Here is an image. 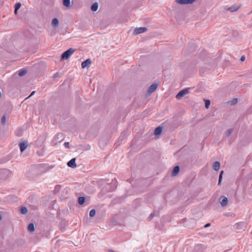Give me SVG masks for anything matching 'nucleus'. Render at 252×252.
I'll return each instance as SVG.
<instances>
[{
	"instance_id": "cd10ccee",
	"label": "nucleus",
	"mask_w": 252,
	"mask_h": 252,
	"mask_svg": "<svg viewBox=\"0 0 252 252\" xmlns=\"http://www.w3.org/2000/svg\"><path fill=\"white\" fill-rule=\"evenodd\" d=\"M205 103L206 108H208L209 105H210V101L209 100H205Z\"/></svg>"
},
{
	"instance_id": "7c9ffc66",
	"label": "nucleus",
	"mask_w": 252,
	"mask_h": 252,
	"mask_svg": "<svg viewBox=\"0 0 252 252\" xmlns=\"http://www.w3.org/2000/svg\"><path fill=\"white\" fill-rule=\"evenodd\" d=\"M35 92V91H32V93L27 98H28L32 96V95H33L34 94Z\"/></svg>"
},
{
	"instance_id": "ddd939ff",
	"label": "nucleus",
	"mask_w": 252,
	"mask_h": 252,
	"mask_svg": "<svg viewBox=\"0 0 252 252\" xmlns=\"http://www.w3.org/2000/svg\"><path fill=\"white\" fill-rule=\"evenodd\" d=\"M213 169L216 170L218 171L219 170L220 167V163L219 161H215L213 164Z\"/></svg>"
},
{
	"instance_id": "9d476101",
	"label": "nucleus",
	"mask_w": 252,
	"mask_h": 252,
	"mask_svg": "<svg viewBox=\"0 0 252 252\" xmlns=\"http://www.w3.org/2000/svg\"><path fill=\"white\" fill-rule=\"evenodd\" d=\"M91 63V61L90 59H88L82 63L81 66L83 68L88 67Z\"/></svg>"
},
{
	"instance_id": "412c9836",
	"label": "nucleus",
	"mask_w": 252,
	"mask_h": 252,
	"mask_svg": "<svg viewBox=\"0 0 252 252\" xmlns=\"http://www.w3.org/2000/svg\"><path fill=\"white\" fill-rule=\"evenodd\" d=\"M63 4L65 7H69L70 5V0H63Z\"/></svg>"
},
{
	"instance_id": "aec40b11",
	"label": "nucleus",
	"mask_w": 252,
	"mask_h": 252,
	"mask_svg": "<svg viewBox=\"0 0 252 252\" xmlns=\"http://www.w3.org/2000/svg\"><path fill=\"white\" fill-rule=\"evenodd\" d=\"M85 200V198L84 197L80 196L78 198V203L80 205H82L84 203Z\"/></svg>"
},
{
	"instance_id": "c85d7f7f",
	"label": "nucleus",
	"mask_w": 252,
	"mask_h": 252,
	"mask_svg": "<svg viewBox=\"0 0 252 252\" xmlns=\"http://www.w3.org/2000/svg\"><path fill=\"white\" fill-rule=\"evenodd\" d=\"M64 146L66 148H69V142H65L64 143Z\"/></svg>"
},
{
	"instance_id": "b1692460",
	"label": "nucleus",
	"mask_w": 252,
	"mask_h": 252,
	"mask_svg": "<svg viewBox=\"0 0 252 252\" xmlns=\"http://www.w3.org/2000/svg\"><path fill=\"white\" fill-rule=\"evenodd\" d=\"M20 212L22 214H25L27 213V209L25 207H23L21 208Z\"/></svg>"
},
{
	"instance_id": "72a5a7b5",
	"label": "nucleus",
	"mask_w": 252,
	"mask_h": 252,
	"mask_svg": "<svg viewBox=\"0 0 252 252\" xmlns=\"http://www.w3.org/2000/svg\"><path fill=\"white\" fill-rule=\"evenodd\" d=\"M237 101V98H235L233 100V103L234 104V103H236Z\"/></svg>"
},
{
	"instance_id": "5701e85b",
	"label": "nucleus",
	"mask_w": 252,
	"mask_h": 252,
	"mask_svg": "<svg viewBox=\"0 0 252 252\" xmlns=\"http://www.w3.org/2000/svg\"><path fill=\"white\" fill-rule=\"evenodd\" d=\"M233 131V129L232 128L228 129L225 134L226 136V137L229 136L231 135V134L232 133Z\"/></svg>"
},
{
	"instance_id": "423d86ee",
	"label": "nucleus",
	"mask_w": 252,
	"mask_h": 252,
	"mask_svg": "<svg viewBox=\"0 0 252 252\" xmlns=\"http://www.w3.org/2000/svg\"><path fill=\"white\" fill-rule=\"evenodd\" d=\"M28 143L27 141H24L19 143V147L20 149V151L21 152H23L28 147Z\"/></svg>"
},
{
	"instance_id": "4468645a",
	"label": "nucleus",
	"mask_w": 252,
	"mask_h": 252,
	"mask_svg": "<svg viewBox=\"0 0 252 252\" xmlns=\"http://www.w3.org/2000/svg\"><path fill=\"white\" fill-rule=\"evenodd\" d=\"M179 170H180L179 166H176L173 169L172 173V175L173 176L176 175L179 173Z\"/></svg>"
},
{
	"instance_id": "f257e3e1",
	"label": "nucleus",
	"mask_w": 252,
	"mask_h": 252,
	"mask_svg": "<svg viewBox=\"0 0 252 252\" xmlns=\"http://www.w3.org/2000/svg\"><path fill=\"white\" fill-rule=\"evenodd\" d=\"M75 50L72 48H70L67 51H65L61 56L62 60L68 59L71 55L74 52Z\"/></svg>"
},
{
	"instance_id": "c756f323",
	"label": "nucleus",
	"mask_w": 252,
	"mask_h": 252,
	"mask_svg": "<svg viewBox=\"0 0 252 252\" xmlns=\"http://www.w3.org/2000/svg\"><path fill=\"white\" fill-rule=\"evenodd\" d=\"M21 3L20 2H17V11L18 10V9L19 8H20V7H21Z\"/></svg>"
},
{
	"instance_id": "7ed1b4c3",
	"label": "nucleus",
	"mask_w": 252,
	"mask_h": 252,
	"mask_svg": "<svg viewBox=\"0 0 252 252\" xmlns=\"http://www.w3.org/2000/svg\"><path fill=\"white\" fill-rule=\"evenodd\" d=\"M63 139V133H59L56 134L54 137L53 141L55 144L62 141Z\"/></svg>"
},
{
	"instance_id": "0eeeda50",
	"label": "nucleus",
	"mask_w": 252,
	"mask_h": 252,
	"mask_svg": "<svg viewBox=\"0 0 252 252\" xmlns=\"http://www.w3.org/2000/svg\"><path fill=\"white\" fill-rule=\"evenodd\" d=\"M158 86V84L157 83L153 84L149 87L148 92L150 94L153 93L157 89Z\"/></svg>"
},
{
	"instance_id": "4be33fe9",
	"label": "nucleus",
	"mask_w": 252,
	"mask_h": 252,
	"mask_svg": "<svg viewBox=\"0 0 252 252\" xmlns=\"http://www.w3.org/2000/svg\"><path fill=\"white\" fill-rule=\"evenodd\" d=\"M239 8L238 6H232L229 7V9L231 12L236 11Z\"/></svg>"
},
{
	"instance_id": "9b49d317",
	"label": "nucleus",
	"mask_w": 252,
	"mask_h": 252,
	"mask_svg": "<svg viewBox=\"0 0 252 252\" xmlns=\"http://www.w3.org/2000/svg\"><path fill=\"white\" fill-rule=\"evenodd\" d=\"M75 158H72L71 160H70L67 163L68 166L71 167V168H75L76 167V164L75 163Z\"/></svg>"
},
{
	"instance_id": "bb28decb",
	"label": "nucleus",
	"mask_w": 252,
	"mask_h": 252,
	"mask_svg": "<svg viewBox=\"0 0 252 252\" xmlns=\"http://www.w3.org/2000/svg\"><path fill=\"white\" fill-rule=\"evenodd\" d=\"M222 174H223V171H221L220 174V175H219V182H218V184L220 185L221 183V179H222Z\"/></svg>"
},
{
	"instance_id": "2f4dec72",
	"label": "nucleus",
	"mask_w": 252,
	"mask_h": 252,
	"mask_svg": "<svg viewBox=\"0 0 252 252\" xmlns=\"http://www.w3.org/2000/svg\"><path fill=\"white\" fill-rule=\"evenodd\" d=\"M13 8L14 9V13L16 14V3L14 4L13 5Z\"/></svg>"
},
{
	"instance_id": "e433bc0d",
	"label": "nucleus",
	"mask_w": 252,
	"mask_h": 252,
	"mask_svg": "<svg viewBox=\"0 0 252 252\" xmlns=\"http://www.w3.org/2000/svg\"><path fill=\"white\" fill-rule=\"evenodd\" d=\"M108 252H116L115 251H113V250H109L108 251Z\"/></svg>"
},
{
	"instance_id": "4c0bfd02",
	"label": "nucleus",
	"mask_w": 252,
	"mask_h": 252,
	"mask_svg": "<svg viewBox=\"0 0 252 252\" xmlns=\"http://www.w3.org/2000/svg\"><path fill=\"white\" fill-rule=\"evenodd\" d=\"M55 77H57L58 76V74L56 73V74L54 75Z\"/></svg>"
},
{
	"instance_id": "20e7f679",
	"label": "nucleus",
	"mask_w": 252,
	"mask_h": 252,
	"mask_svg": "<svg viewBox=\"0 0 252 252\" xmlns=\"http://www.w3.org/2000/svg\"><path fill=\"white\" fill-rule=\"evenodd\" d=\"M189 88L181 90L179 93L177 94L176 97L177 99H180L181 97L189 93Z\"/></svg>"
},
{
	"instance_id": "1a4fd4ad",
	"label": "nucleus",
	"mask_w": 252,
	"mask_h": 252,
	"mask_svg": "<svg viewBox=\"0 0 252 252\" xmlns=\"http://www.w3.org/2000/svg\"><path fill=\"white\" fill-rule=\"evenodd\" d=\"M219 200L222 206H225L227 204V198L225 196L220 197Z\"/></svg>"
},
{
	"instance_id": "2eb2a0df",
	"label": "nucleus",
	"mask_w": 252,
	"mask_h": 252,
	"mask_svg": "<svg viewBox=\"0 0 252 252\" xmlns=\"http://www.w3.org/2000/svg\"><path fill=\"white\" fill-rule=\"evenodd\" d=\"M52 24L54 28H56L59 25V20L57 18H55L52 20Z\"/></svg>"
},
{
	"instance_id": "f8f14e48",
	"label": "nucleus",
	"mask_w": 252,
	"mask_h": 252,
	"mask_svg": "<svg viewBox=\"0 0 252 252\" xmlns=\"http://www.w3.org/2000/svg\"><path fill=\"white\" fill-rule=\"evenodd\" d=\"M161 131H162V127L160 126H158L155 129V131H154V134L156 136H158L161 134Z\"/></svg>"
},
{
	"instance_id": "f03ea898",
	"label": "nucleus",
	"mask_w": 252,
	"mask_h": 252,
	"mask_svg": "<svg viewBox=\"0 0 252 252\" xmlns=\"http://www.w3.org/2000/svg\"><path fill=\"white\" fill-rule=\"evenodd\" d=\"M246 227V224L245 222H239L235 224L234 226V229L238 230L239 232L244 230Z\"/></svg>"
},
{
	"instance_id": "58836bf2",
	"label": "nucleus",
	"mask_w": 252,
	"mask_h": 252,
	"mask_svg": "<svg viewBox=\"0 0 252 252\" xmlns=\"http://www.w3.org/2000/svg\"><path fill=\"white\" fill-rule=\"evenodd\" d=\"M1 220V215H0V221Z\"/></svg>"
},
{
	"instance_id": "6e6552de",
	"label": "nucleus",
	"mask_w": 252,
	"mask_h": 252,
	"mask_svg": "<svg viewBox=\"0 0 252 252\" xmlns=\"http://www.w3.org/2000/svg\"><path fill=\"white\" fill-rule=\"evenodd\" d=\"M38 170L40 173L45 172L47 171V168L45 165L39 164L37 165Z\"/></svg>"
},
{
	"instance_id": "473e14b6",
	"label": "nucleus",
	"mask_w": 252,
	"mask_h": 252,
	"mask_svg": "<svg viewBox=\"0 0 252 252\" xmlns=\"http://www.w3.org/2000/svg\"><path fill=\"white\" fill-rule=\"evenodd\" d=\"M245 60V56H242L241 58V61H244Z\"/></svg>"
},
{
	"instance_id": "a878e982",
	"label": "nucleus",
	"mask_w": 252,
	"mask_h": 252,
	"mask_svg": "<svg viewBox=\"0 0 252 252\" xmlns=\"http://www.w3.org/2000/svg\"><path fill=\"white\" fill-rule=\"evenodd\" d=\"M6 115H4L1 118V124L2 125H4L5 124Z\"/></svg>"
},
{
	"instance_id": "f704fd0d",
	"label": "nucleus",
	"mask_w": 252,
	"mask_h": 252,
	"mask_svg": "<svg viewBox=\"0 0 252 252\" xmlns=\"http://www.w3.org/2000/svg\"><path fill=\"white\" fill-rule=\"evenodd\" d=\"M210 223H207L205 225L204 227H207L210 226Z\"/></svg>"
},
{
	"instance_id": "393cba45",
	"label": "nucleus",
	"mask_w": 252,
	"mask_h": 252,
	"mask_svg": "<svg viewBox=\"0 0 252 252\" xmlns=\"http://www.w3.org/2000/svg\"><path fill=\"white\" fill-rule=\"evenodd\" d=\"M95 214V210L92 209L90 211L89 215L91 217H94Z\"/></svg>"
},
{
	"instance_id": "6ab92c4d",
	"label": "nucleus",
	"mask_w": 252,
	"mask_h": 252,
	"mask_svg": "<svg viewBox=\"0 0 252 252\" xmlns=\"http://www.w3.org/2000/svg\"><path fill=\"white\" fill-rule=\"evenodd\" d=\"M111 184H112V186L111 188V189H109V191H111L115 189L116 187V180H112L111 182Z\"/></svg>"
},
{
	"instance_id": "39448f33",
	"label": "nucleus",
	"mask_w": 252,
	"mask_h": 252,
	"mask_svg": "<svg viewBox=\"0 0 252 252\" xmlns=\"http://www.w3.org/2000/svg\"><path fill=\"white\" fill-rule=\"evenodd\" d=\"M147 30V29L145 27H140L138 28H136L133 32V34L134 35H137L141 33H143L145 32Z\"/></svg>"
},
{
	"instance_id": "c9c22d12",
	"label": "nucleus",
	"mask_w": 252,
	"mask_h": 252,
	"mask_svg": "<svg viewBox=\"0 0 252 252\" xmlns=\"http://www.w3.org/2000/svg\"><path fill=\"white\" fill-rule=\"evenodd\" d=\"M200 247H201V246H200V245H197L195 247V249H199V248H200Z\"/></svg>"
},
{
	"instance_id": "a211bd4d",
	"label": "nucleus",
	"mask_w": 252,
	"mask_h": 252,
	"mask_svg": "<svg viewBox=\"0 0 252 252\" xmlns=\"http://www.w3.org/2000/svg\"><path fill=\"white\" fill-rule=\"evenodd\" d=\"M98 9V3L97 2L94 3L91 6V10L93 11H96Z\"/></svg>"
},
{
	"instance_id": "f3484780",
	"label": "nucleus",
	"mask_w": 252,
	"mask_h": 252,
	"mask_svg": "<svg viewBox=\"0 0 252 252\" xmlns=\"http://www.w3.org/2000/svg\"><path fill=\"white\" fill-rule=\"evenodd\" d=\"M28 230L30 232H32L34 230V226L33 223H31L29 224V225L28 226Z\"/></svg>"
},
{
	"instance_id": "dca6fc26",
	"label": "nucleus",
	"mask_w": 252,
	"mask_h": 252,
	"mask_svg": "<svg viewBox=\"0 0 252 252\" xmlns=\"http://www.w3.org/2000/svg\"><path fill=\"white\" fill-rule=\"evenodd\" d=\"M27 73V70L25 68H23L19 71L18 75L20 77L23 76Z\"/></svg>"
}]
</instances>
